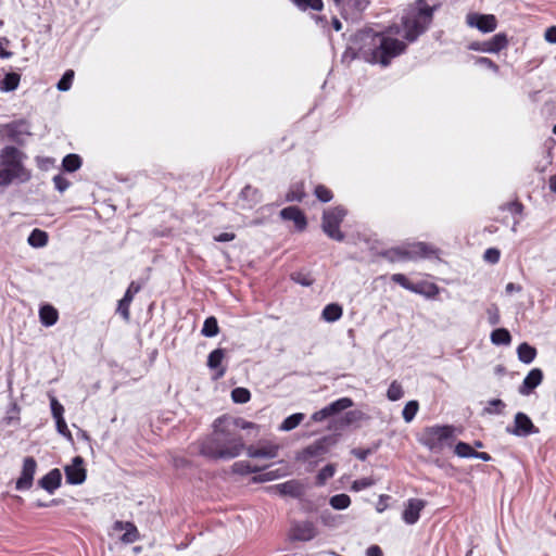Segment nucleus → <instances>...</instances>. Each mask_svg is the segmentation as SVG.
I'll list each match as a JSON object with an SVG mask.
<instances>
[{
  "instance_id": "7c9ffc66",
  "label": "nucleus",
  "mask_w": 556,
  "mask_h": 556,
  "mask_svg": "<svg viewBox=\"0 0 556 556\" xmlns=\"http://www.w3.org/2000/svg\"><path fill=\"white\" fill-rule=\"evenodd\" d=\"M21 76L17 73H8L0 84L2 91L9 92L15 90L20 85Z\"/></svg>"
},
{
  "instance_id": "0e129e2a",
  "label": "nucleus",
  "mask_w": 556,
  "mask_h": 556,
  "mask_svg": "<svg viewBox=\"0 0 556 556\" xmlns=\"http://www.w3.org/2000/svg\"><path fill=\"white\" fill-rule=\"evenodd\" d=\"M330 417L329 412L327 410L326 406L321 408L318 412H315L312 416V419L314 421H323L324 419Z\"/></svg>"
},
{
  "instance_id": "680f3d73",
  "label": "nucleus",
  "mask_w": 556,
  "mask_h": 556,
  "mask_svg": "<svg viewBox=\"0 0 556 556\" xmlns=\"http://www.w3.org/2000/svg\"><path fill=\"white\" fill-rule=\"evenodd\" d=\"M55 424H56V429H58L59 433H61L62 435H65V437H71V433L67 429V425H66L64 418L55 419Z\"/></svg>"
},
{
  "instance_id": "37998d69",
  "label": "nucleus",
  "mask_w": 556,
  "mask_h": 556,
  "mask_svg": "<svg viewBox=\"0 0 556 556\" xmlns=\"http://www.w3.org/2000/svg\"><path fill=\"white\" fill-rule=\"evenodd\" d=\"M232 470L233 472L239 475H248L252 472H257L260 468L252 466L249 462L241 460L232 465Z\"/></svg>"
},
{
  "instance_id": "9d476101",
  "label": "nucleus",
  "mask_w": 556,
  "mask_h": 556,
  "mask_svg": "<svg viewBox=\"0 0 556 556\" xmlns=\"http://www.w3.org/2000/svg\"><path fill=\"white\" fill-rule=\"evenodd\" d=\"M508 45V40L505 34L500 33L494 35L491 39L485 41H475L469 45V49L472 51H480L486 53H497L505 49Z\"/></svg>"
},
{
  "instance_id": "0eeeda50",
  "label": "nucleus",
  "mask_w": 556,
  "mask_h": 556,
  "mask_svg": "<svg viewBox=\"0 0 556 556\" xmlns=\"http://www.w3.org/2000/svg\"><path fill=\"white\" fill-rule=\"evenodd\" d=\"M434 250L424 242H417L407 245L406 248H394L388 250L384 255L392 262L415 260L417 257H427L431 255Z\"/></svg>"
},
{
  "instance_id": "e2e57ef3",
  "label": "nucleus",
  "mask_w": 556,
  "mask_h": 556,
  "mask_svg": "<svg viewBox=\"0 0 556 556\" xmlns=\"http://www.w3.org/2000/svg\"><path fill=\"white\" fill-rule=\"evenodd\" d=\"M544 38L549 43H556V26H551L545 30Z\"/></svg>"
},
{
  "instance_id": "6e6552de",
  "label": "nucleus",
  "mask_w": 556,
  "mask_h": 556,
  "mask_svg": "<svg viewBox=\"0 0 556 556\" xmlns=\"http://www.w3.org/2000/svg\"><path fill=\"white\" fill-rule=\"evenodd\" d=\"M336 443L331 437H324L311 445L303 448L296 454V459L300 462H307L314 457H321L328 453L329 448Z\"/></svg>"
},
{
  "instance_id": "de8ad7c7",
  "label": "nucleus",
  "mask_w": 556,
  "mask_h": 556,
  "mask_svg": "<svg viewBox=\"0 0 556 556\" xmlns=\"http://www.w3.org/2000/svg\"><path fill=\"white\" fill-rule=\"evenodd\" d=\"M387 396L390 401H397L403 396L402 386L397 381H393L388 391Z\"/></svg>"
},
{
  "instance_id": "c9c22d12",
  "label": "nucleus",
  "mask_w": 556,
  "mask_h": 556,
  "mask_svg": "<svg viewBox=\"0 0 556 556\" xmlns=\"http://www.w3.org/2000/svg\"><path fill=\"white\" fill-rule=\"evenodd\" d=\"M304 419V414L295 413L289 417H287L282 424L279 426L280 431H291L296 428Z\"/></svg>"
},
{
  "instance_id": "f257e3e1",
  "label": "nucleus",
  "mask_w": 556,
  "mask_h": 556,
  "mask_svg": "<svg viewBox=\"0 0 556 556\" xmlns=\"http://www.w3.org/2000/svg\"><path fill=\"white\" fill-rule=\"evenodd\" d=\"M245 447L241 433L232 432L229 425L225 426L217 418L213 424V432L201 443L200 452L214 460H229L238 457Z\"/></svg>"
},
{
  "instance_id": "a19ab883",
  "label": "nucleus",
  "mask_w": 556,
  "mask_h": 556,
  "mask_svg": "<svg viewBox=\"0 0 556 556\" xmlns=\"http://www.w3.org/2000/svg\"><path fill=\"white\" fill-rule=\"evenodd\" d=\"M418 408H419V404L417 401L407 402L402 412L403 419L406 422H410L415 418V416L418 412Z\"/></svg>"
},
{
  "instance_id": "ea45409f",
  "label": "nucleus",
  "mask_w": 556,
  "mask_h": 556,
  "mask_svg": "<svg viewBox=\"0 0 556 556\" xmlns=\"http://www.w3.org/2000/svg\"><path fill=\"white\" fill-rule=\"evenodd\" d=\"M334 472H336V466L333 464L326 465L317 473L316 483L318 485H324L328 479H330L334 476Z\"/></svg>"
},
{
  "instance_id": "7ed1b4c3",
  "label": "nucleus",
  "mask_w": 556,
  "mask_h": 556,
  "mask_svg": "<svg viewBox=\"0 0 556 556\" xmlns=\"http://www.w3.org/2000/svg\"><path fill=\"white\" fill-rule=\"evenodd\" d=\"M435 10V4L430 5L427 0H416L403 17L404 38L412 42L425 33L432 22Z\"/></svg>"
},
{
  "instance_id": "f03ea898",
  "label": "nucleus",
  "mask_w": 556,
  "mask_h": 556,
  "mask_svg": "<svg viewBox=\"0 0 556 556\" xmlns=\"http://www.w3.org/2000/svg\"><path fill=\"white\" fill-rule=\"evenodd\" d=\"M358 39L363 43L359 48L363 58L367 62L383 66L389 65L393 58L402 54L406 49L405 42L379 33H362Z\"/></svg>"
},
{
  "instance_id": "09e8293b",
  "label": "nucleus",
  "mask_w": 556,
  "mask_h": 556,
  "mask_svg": "<svg viewBox=\"0 0 556 556\" xmlns=\"http://www.w3.org/2000/svg\"><path fill=\"white\" fill-rule=\"evenodd\" d=\"M475 450L465 442H458L455 446V454L459 457H473Z\"/></svg>"
},
{
  "instance_id": "a211bd4d",
  "label": "nucleus",
  "mask_w": 556,
  "mask_h": 556,
  "mask_svg": "<svg viewBox=\"0 0 556 556\" xmlns=\"http://www.w3.org/2000/svg\"><path fill=\"white\" fill-rule=\"evenodd\" d=\"M36 468L37 463L33 457L24 459L21 477L16 481L17 490H28L31 488Z\"/></svg>"
},
{
  "instance_id": "f8f14e48",
  "label": "nucleus",
  "mask_w": 556,
  "mask_h": 556,
  "mask_svg": "<svg viewBox=\"0 0 556 556\" xmlns=\"http://www.w3.org/2000/svg\"><path fill=\"white\" fill-rule=\"evenodd\" d=\"M466 23L481 33H492L497 27V20L493 14L468 13Z\"/></svg>"
},
{
  "instance_id": "aec40b11",
  "label": "nucleus",
  "mask_w": 556,
  "mask_h": 556,
  "mask_svg": "<svg viewBox=\"0 0 556 556\" xmlns=\"http://www.w3.org/2000/svg\"><path fill=\"white\" fill-rule=\"evenodd\" d=\"M426 503L422 500L412 498L406 504L403 511V520L407 525H414L418 521L420 511L425 508Z\"/></svg>"
},
{
  "instance_id": "39448f33",
  "label": "nucleus",
  "mask_w": 556,
  "mask_h": 556,
  "mask_svg": "<svg viewBox=\"0 0 556 556\" xmlns=\"http://www.w3.org/2000/svg\"><path fill=\"white\" fill-rule=\"evenodd\" d=\"M455 428L452 426H433L426 428L420 439L421 443L432 451H441L451 445L455 438Z\"/></svg>"
},
{
  "instance_id": "1a4fd4ad",
  "label": "nucleus",
  "mask_w": 556,
  "mask_h": 556,
  "mask_svg": "<svg viewBox=\"0 0 556 556\" xmlns=\"http://www.w3.org/2000/svg\"><path fill=\"white\" fill-rule=\"evenodd\" d=\"M0 135L16 143H23L26 137L30 135L29 125L24 119L14 121L1 126Z\"/></svg>"
},
{
  "instance_id": "423d86ee",
  "label": "nucleus",
  "mask_w": 556,
  "mask_h": 556,
  "mask_svg": "<svg viewBox=\"0 0 556 556\" xmlns=\"http://www.w3.org/2000/svg\"><path fill=\"white\" fill-rule=\"evenodd\" d=\"M345 215L346 211L341 206H337L324 212L321 227L324 232L329 238L336 241H343L344 235L339 229V227Z\"/></svg>"
},
{
  "instance_id": "864d4df0",
  "label": "nucleus",
  "mask_w": 556,
  "mask_h": 556,
  "mask_svg": "<svg viewBox=\"0 0 556 556\" xmlns=\"http://www.w3.org/2000/svg\"><path fill=\"white\" fill-rule=\"evenodd\" d=\"M374 484H375V480L372 478H362V479L355 480L352 483L351 489L353 491L358 492V491H362V490L369 488Z\"/></svg>"
},
{
  "instance_id": "6e6d98bb",
  "label": "nucleus",
  "mask_w": 556,
  "mask_h": 556,
  "mask_svg": "<svg viewBox=\"0 0 556 556\" xmlns=\"http://www.w3.org/2000/svg\"><path fill=\"white\" fill-rule=\"evenodd\" d=\"M51 412L54 419L63 418L64 407L55 397H51Z\"/></svg>"
},
{
  "instance_id": "5701e85b",
  "label": "nucleus",
  "mask_w": 556,
  "mask_h": 556,
  "mask_svg": "<svg viewBox=\"0 0 556 556\" xmlns=\"http://www.w3.org/2000/svg\"><path fill=\"white\" fill-rule=\"evenodd\" d=\"M140 286L131 282L122 300L118 302L117 312L123 316L125 320L129 319V305L134 299V295L139 292Z\"/></svg>"
},
{
  "instance_id": "4c0bfd02",
  "label": "nucleus",
  "mask_w": 556,
  "mask_h": 556,
  "mask_svg": "<svg viewBox=\"0 0 556 556\" xmlns=\"http://www.w3.org/2000/svg\"><path fill=\"white\" fill-rule=\"evenodd\" d=\"M300 10L306 11L308 9L314 11H321L324 8L323 0H290Z\"/></svg>"
},
{
  "instance_id": "052dcab7",
  "label": "nucleus",
  "mask_w": 556,
  "mask_h": 556,
  "mask_svg": "<svg viewBox=\"0 0 556 556\" xmlns=\"http://www.w3.org/2000/svg\"><path fill=\"white\" fill-rule=\"evenodd\" d=\"M476 63L481 66H485L486 68H490L494 72L498 71V66L489 58H484V56L477 58Z\"/></svg>"
},
{
  "instance_id": "c85d7f7f",
  "label": "nucleus",
  "mask_w": 556,
  "mask_h": 556,
  "mask_svg": "<svg viewBox=\"0 0 556 556\" xmlns=\"http://www.w3.org/2000/svg\"><path fill=\"white\" fill-rule=\"evenodd\" d=\"M342 314V307L337 303H331L325 306L321 313V317L328 323H333L340 319Z\"/></svg>"
},
{
  "instance_id": "bf43d9fd",
  "label": "nucleus",
  "mask_w": 556,
  "mask_h": 556,
  "mask_svg": "<svg viewBox=\"0 0 556 556\" xmlns=\"http://www.w3.org/2000/svg\"><path fill=\"white\" fill-rule=\"evenodd\" d=\"M258 195H260L258 190H257V189H255V188H252L251 186H247V187H244V188L242 189V191H241V197H242L243 199H250V198H252V199H255V200L257 201V200H258V198H260Z\"/></svg>"
},
{
  "instance_id": "dca6fc26",
  "label": "nucleus",
  "mask_w": 556,
  "mask_h": 556,
  "mask_svg": "<svg viewBox=\"0 0 556 556\" xmlns=\"http://www.w3.org/2000/svg\"><path fill=\"white\" fill-rule=\"evenodd\" d=\"M269 491L281 496L299 498L304 494V484L299 480H289L270 486Z\"/></svg>"
},
{
  "instance_id": "4be33fe9",
  "label": "nucleus",
  "mask_w": 556,
  "mask_h": 556,
  "mask_svg": "<svg viewBox=\"0 0 556 556\" xmlns=\"http://www.w3.org/2000/svg\"><path fill=\"white\" fill-rule=\"evenodd\" d=\"M282 219L294 222L299 230H304L306 227V218L302 211L296 206H288L280 211Z\"/></svg>"
},
{
  "instance_id": "774afa93",
  "label": "nucleus",
  "mask_w": 556,
  "mask_h": 556,
  "mask_svg": "<svg viewBox=\"0 0 556 556\" xmlns=\"http://www.w3.org/2000/svg\"><path fill=\"white\" fill-rule=\"evenodd\" d=\"M522 290L521 286L516 285L514 282H509L506 285L505 291L510 294L513 292H520Z\"/></svg>"
},
{
  "instance_id": "b1692460",
  "label": "nucleus",
  "mask_w": 556,
  "mask_h": 556,
  "mask_svg": "<svg viewBox=\"0 0 556 556\" xmlns=\"http://www.w3.org/2000/svg\"><path fill=\"white\" fill-rule=\"evenodd\" d=\"M62 475L61 471L55 468L45 475L39 481L38 484L45 489L47 492L52 494L60 485H61Z\"/></svg>"
},
{
  "instance_id": "9b49d317",
  "label": "nucleus",
  "mask_w": 556,
  "mask_h": 556,
  "mask_svg": "<svg viewBox=\"0 0 556 556\" xmlns=\"http://www.w3.org/2000/svg\"><path fill=\"white\" fill-rule=\"evenodd\" d=\"M280 445L271 441H260L257 445L245 447L247 455L251 458L271 459L277 457Z\"/></svg>"
},
{
  "instance_id": "13d9d810",
  "label": "nucleus",
  "mask_w": 556,
  "mask_h": 556,
  "mask_svg": "<svg viewBox=\"0 0 556 556\" xmlns=\"http://www.w3.org/2000/svg\"><path fill=\"white\" fill-rule=\"evenodd\" d=\"M484 260L495 264L500 261V251L495 248H490L484 252Z\"/></svg>"
},
{
  "instance_id": "c03bdc74",
  "label": "nucleus",
  "mask_w": 556,
  "mask_h": 556,
  "mask_svg": "<svg viewBox=\"0 0 556 556\" xmlns=\"http://www.w3.org/2000/svg\"><path fill=\"white\" fill-rule=\"evenodd\" d=\"M304 195H305V192L303 190V185L298 184V185H294L289 190V192L286 195V200L288 202H293V201L301 202L303 200Z\"/></svg>"
},
{
  "instance_id": "cd10ccee",
  "label": "nucleus",
  "mask_w": 556,
  "mask_h": 556,
  "mask_svg": "<svg viewBox=\"0 0 556 556\" xmlns=\"http://www.w3.org/2000/svg\"><path fill=\"white\" fill-rule=\"evenodd\" d=\"M225 426H228L232 432H240L241 429H248L255 427L254 424L247 421L242 418H232L228 416H222L218 418Z\"/></svg>"
},
{
  "instance_id": "473e14b6",
  "label": "nucleus",
  "mask_w": 556,
  "mask_h": 556,
  "mask_svg": "<svg viewBox=\"0 0 556 556\" xmlns=\"http://www.w3.org/2000/svg\"><path fill=\"white\" fill-rule=\"evenodd\" d=\"M510 341L511 336L505 328H497L491 333V342L495 345H508Z\"/></svg>"
},
{
  "instance_id": "bb28decb",
  "label": "nucleus",
  "mask_w": 556,
  "mask_h": 556,
  "mask_svg": "<svg viewBox=\"0 0 556 556\" xmlns=\"http://www.w3.org/2000/svg\"><path fill=\"white\" fill-rule=\"evenodd\" d=\"M114 528L116 530H125L122 538L125 543H134L138 539L137 528L130 522L116 521Z\"/></svg>"
},
{
  "instance_id": "6ab92c4d",
  "label": "nucleus",
  "mask_w": 556,
  "mask_h": 556,
  "mask_svg": "<svg viewBox=\"0 0 556 556\" xmlns=\"http://www.w3.org/2000/svg\"><path fill=\"white\" fill-rule=\"evenodd\" d=\"M316 535V529L309 521L298 522L291 528V538L295 541H309Z\"/></svg>"
},
{
  "instance_id": "69168bd1",
  "label": "nucleus",
  "mask_w": 556,
  "mask_h": 556,
  "mask_svg": "<svg viewBox=\"0 0 556 556\" xmlns=\"http://www.w3.org/2000/svg\"><path fill=\"white\" fill-rule=\"evenodd\" d=\"M235 233L232 232H223L215 237V240L218 242H228L235 239Z\"/></svg>"
},
{
  "instance_id": "5fc2aeb1",
  "label": "nucleus",
  "mask_w": 556,
  "mask_h": 556,
  "mask_svg": "<svg viewBox=\"0 0 556 556\" xmlns=\"http://www.w3.org/2000/svg\"><path fill=\"white\" fill-rule=\"evenodd\" d=\"M488 320L490 325L495 326L500 323V309L497 305L492 304L486 309Z\"/></svg>"
},
{
  "instance_id": "393cba45",
  "label": "nucleus",
  "mask_w": 556,
  "mask_h": 556,
  "mask_svg": "<svg viewBox=\"0 0 556 556\" xmlns=\"http://www.w3.org/2000/svg\"><path fill=\"white\" fill-rule=\"evenodd\" d=\"M225 358V350L216 349L212 351L207 357V366L210 369H215L216 375L215 379H219L224 377L226 374V368L222 366L223 359Z\"/></svg>"
},
{
  "instance_id": "338daca9",
  "label": "nucleus",
  "mask_w": 556,
  "mask_h": 556,
  "mask_svg": "<svg viewBox=\"0 0 556 556\" xmlns=\"http://www.w3.org/2000/svg\"><path fill=\"white\" fill-rule=\"evenodd\" d=\"M366 556H382V551L378 545H371L367 548Z\"/></svg>"
},
{
  "instance_id": "4d7b16f0",
  "label": "nucleus",
  "mask_w": 556,
  "mask_h": 556,
  "mask_svg": "<svg viewBox=\"0 0 556 556\" xmlns=\"http://www.w3.org/2000/svg\"><path fill=\"white\" fill-rule=\"evenodd\" d=\"M53 184L56 190L64 192L70 187V181L62 175H55L53 177Z\"/></svg>"
},
{
  "instance_id": "58836bf2",
  "label": "nucleus",
  "mask_w": 556,
  "mask_h": 556,
  "mask_svg": "<svg viewBox=\"0 0 556 556\" xmlns=\"http://www.w3.org/2000/svg\"><path fill=\"white\" fill-rule=\"evenodd\" d=\"M329 503L333 509L342 510L350 506L351 498L349 495L342 493L330 497Z\"/></svg>"
},
{
  "instance_id": "79ce46f5",
  "label": "nucleus",
  "mask_w": 556,
  "mask_h": 556,
  "mask_svg": "<svg viewBox=\"0 0 556 556\" xmlns=\"http://www.w3.org/2000/svg\"><path fill=\"white\" fill-rule=\"evenodd\" d=\"M251 393L245 388H236L231 391V399L235 403L244 404L250 401Z\"/></svg>"
},
{
  "instance_id": "2f4dec72",
  "label": "nucleus",
  "mask_w": 556,
  "mask_h": 556,
  "mask_svg": "<svg viewBox=\"0 0 556 556\" xmlns=\"http://www.w3.org/2000/svg\"><path fill=\"white\" fill-rule=\"evenodd\" d=\"M27 241L34 248H42L48 243V235L46 231L36 228L30 232Z\"/></svg>"
},
{
  "instance_id": "c756f323",
  "label": "nucleus",
  "mask_w": 556,
  "mask_h": 556,
  "mask_svg": "<svg viewBox=\"0 0 556 556\" xmlns=\"http://www.w3.org/2000/svg\"><path fill=\"white\" fill-rule=\"evenodd\" d=\"M518 358L525 364H530L536 356V350L530 344L523 342L517 349Z\"/></svg>"
},
{
  "instance_id": "a18cd8bd",
  "label": "nucleus",
  "mask_w": 556,
  "mask_h": 556,
  "mask_svg": "<svg viewBox=\"0 0 556 556\" xmlns=\"http://www.w3.org/2000/svg\"><path fill=\"white\" fill-rule=\"evenodd\" d=\"M367 419V416L362 410H350L344 415L343 421L345 425H353Z\"/></svg>"
},
{
  "instance_id": "72a5a7b5",
  "label": "nucleus",
  "mask_w": 556,
  "mask_h": 556,
  "mask_svg": "<svg viewBox=\"0 0 556 556\" xmlns=\"http://www.w3.org/2000/svg\"><path fill=\"white\" fill-rule=\"evenodd\" d=\"M353 406V401L350 397H341L326 406L329 415H336L344 409Z\"/></svg>"
},
{
  "instance_id": "49530a36",
  "label": "nucleus",
  "mask_w": 556,
  "mask_h": 556,
  "mask_svg": "<svg viewBox=\"0 0 556 556\" xmlns=\"http://www.w3.org/2000/svg\"><path fill=\"white\" fill-rule=\"evenodd\" d=\"M73 79H74V71H72V70L66 71L64 73V75L62 76V78L59 80V83L56 85V88L60 91H67V90H70V88L72 86V83H73Z\"/></svg>"
},
{
  "instance_id": "3c124183",
  "label": "nucleus",
  "mask_w": 556,
  "mask_h": 556,
  "mask_svg": "<svg viewBox=\"0 0 556 556\" xmlns=\"http://www.w3.org/2000/svg\"><path fill=\"white\" fill-rule=\"evenodd\" d=\"M505 404L502 400L495 399L491 400L488 403V406L484 408V412L488 414H501Z\"/></svg>"
},
{
  "instance_id": "ddd939ff",
  "label": "nucleus",
  "mask_w": 556,
  "mask_h": 556,
  "mask_svg": "<svg viewBox=\"0 0 556 556\" xmlns=\"http://www.w3.org/2000/svg\"><path fill=\"white\" fill-rule=\"evenodd\" d=\"M508 433L517 437H527L532 433H538L539 429L535 428L531 419L525 413H517L514 419V426L507 429Z\"/></svg>"
},
{
  "instance_id": "4468645a",
  "label": "nucleus",
  "mask_w": 556,
  "mask_h": 556,
  "mask_svg": "<svg viewBox=\"0 0 556 556\" xmlns=\"http://www.w3.org/2000/svg\"><path fill=\"white\" fill-rule=\"evenodd\" d=\"M391 279H392V281L400 285L404 289L409 290L415 293L433 296V295L438 294V292H439V289L435 285L429 283V285H427V290H425L424 289L425 285H413L412 282H409V280L406 278V276L403 274H394V275H392Z\"/></svg>"
},
{
  "instance_id": "8fccbe9b",
  "label": "nucleus",
  "mask_w": 556,
  "mask_h": 556,
  "mask_svg": "<svg viewBox=\"0 0 556 556\" xmlns=\"http://www.w3.org/2000/svg\"><path fill=\"white\" fill-rule=\"evenodd\" d=\"M285 473L283 472H280L279 469L277 470H271V471H267V472H264L257 477H254L253 478V481L254 482H267V481H273L275 479H278L280 477H282Z\"/></svg>"
},
{
  "instance_id": "2eb2a0df",
  "label": "nucleus",
  "mask_w": 556,
  "mask_h": 556,
  "mask_svg": "<svg viewBox=\"0 0 556 556\" xmlns=\"http://www.w3.org/2000/svg\"><path fill=\"white\" fill-rule=\"evenodd\" d=\"M83 465L84 459L80 456H76L72 464L64 468L67 483L81 484L86 480V469Z\"/></svg>"
},
{
  "instance_id": "f704fd0d",
  "label": "nucleus",
  "mask_w": 556,
  "mask_h": 556,
  "mask_svg": "<svg viewBox=\"0 0 556 556\" xmlns=\"http://www.w3.org/2000/svg\"><path fill=\"white\" fill-rule=\"evenodd\" d=\"M81 166V159L77 154H67L62 161V167L65 172L74 173Z\"/></svg>"
},
{
  "instance_id": "412c9836",
  "label": "nucleus",
  "mask_w": 556,
  "mask_h": 556,
  "mask_svg": "<svg viewBox=\"0 0 556 556\" xmlns=\"http://www.w3.org/2000/svg\"><path fill=\"white\" fill-rule=\"evenodd\" d=\"M543 380V372L539 368H533L529 371V374L523 379L521 387L519 388V392L522 395L530 394L538 386L541 384Z\"/></svg>"
},
{
  "instance_id": "f3484780",
  "label": "nucleus",
  "mask_w": 556,
  "mask_h": 556,
  "mask_svg": "<svg viewBox=\"0 0 556 556\" xmlns=\"http://www.w3.org/2000/svg\"><path fill=\"white\" fill-rule=\"evenodd\" d=\"M344 18L356 17L367 5V0H333Z\"/></svg>"
},
{
  "instance_id": "a878e982",
  "label": "nucleus",
  "mask_w": 556,
  "mask_h": 556,
  "mask_svg": "<svg viewBox=\"0 0 556 556\" xmlns=\"http://www.w3.org/2000/svg\"><path fill=\"white\" fill-rule=\"evenodd\" d=\"M59 318L58 311L50 304H45L39 309L40 323L46 327H51L56 324Z\"/></svg>"
},
{
  "instance_id": "e433bc0d",
  "label": "nucleus",
  "mask_w": 556,
  "mask_h": 556,
  "mask_svg": "<svg viewBox=\"0 0 556 556\" xmlns=\"http://www.w3.org/2000/svg\"><path fill=\"white\" fill-rule=\"evenodd\" d=\"M218 332H219V327H218V324H217V319L215 317H213V316L207 317L204 320L201 333L204 337L212 338V337L217 336Z\"/></svg>"
},
{
  "instance_id": "20e7f679",
  "label": "nucleus",
  "mask_w": 556,
  "mask_h": 556,
  "mask_svg": "<svg viewBox=\"0 0 556 556\" xmlns=\"http://www.w3.org/2000/svg\"><path fill=\"white\" fill-rule=\"evenodd\" d=\"M25 155L18 149L8 146L0 152V187H7L14 180L27 181L30 174L25 168Z\"/></svg>"
},
{
  "instance_id": "603ef678",
  "label": "nucleus",
  "mask_w": 556,
  "mask_h": 556,
  "mask_svg": "<svg viewBox=\"0 0 556 556\" xmlns=\"http://www.w3.org/2000/svg\"><path fill=\"white\" fill-rule=\"evenodd\" d=\"M315 195L318 200L325 203L332 199V192L323 185H319L315 188Z\"/></svg>"
}]
</instances>
